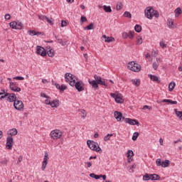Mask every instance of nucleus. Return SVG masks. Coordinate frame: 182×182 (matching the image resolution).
<instances>
[{"instance_id":"49530a36","label":"nucleus","mask_w":182,"mask_h":182,"mask_svg":"<svg viewBox=\"0 0 182 182\" xmlns=\"http://www.w3.org/2000/svg\"><path fill=\"white\" fill-rule=\"evenodd\" d=\"M0 99H5V97H8L9 96V94L7 92L0 93Z\"/></svg>"},{"instance_id":"338daca9","label":"nucleus","mask_w":182,"mask_h":182,"mask_svg":"<svg viewBox=\"0 0 182 182\" xmlns=\"http://www.w3.org/2000/svg\"><path fill=\"white\" fill-rule=\"evenodd\" d=\"M142 109L143 110H146V109H148L149 110H150L151 109V107L148 105H144Z\"/></svg>"},{"instance_id":"b1692460","label":"nucleus","mask_w":182,"mask_h":182,"mask_svg":"<svg viewBox=\"0 0 182 182\" xmlns=\"http://www.w3.org/2000/svg\"><path fill=\"white\" fill-rule=\"evenodd\" d=\"M80 114L82 119H86V117L87 116V113L86 112V110L85 109H80Z\"/></svg>"},{"instance_id":"20e7f679","label":"nucleus","mask_w":182,"mask_h":182,"mask_svg":"<svg viewBox=\"0 0 182 182\" xmlns=\"http://www.w3.org/2000/svg\"><path fill=\"white\" fill-rule=\"evenodd\" d=\"M127 68L132 72H140V70H141V66L138 63H136L134 61L129 63Z\"/></svg>"},{"instance_id":"f03ea898","label":"nucleus","mask_w":182,"mask_h":182,"mask_svg":"<svg viewBox=\"0 0 182 182\" xmlns=\"http://www.w3.org/2000/svg\"><path fill=\"white\" fill-rule=\"evenodd\" d=\"M70 86L75 87L77 92H83V90H85V82L82 80L74 81V82H71Z\"/></svg>"},{"instance_id":"0e129e2a","label":"nucleus","mask_w":182,"mask_h":182,"mask_svg":"<svg viewBox=\"0 0 182 182\" xmlns=\"http://www.w3.org/2000/svg\"><path fill=\"white\" fill-rule=\"evenodd\" d=\"M41 97H45L46 99H49V96L46 95V94L41 92Z\"/></svg>"},{"instance_id":"ddd939ff","label":"nucleus","mask_w":182,"mask_h":182,"mask_svg":"<svg viewBox=\"0 0 182 182\" xmlns=\"http://www.w3.org/2000/svg\"><path fill=\"white\" fill-rule=\"evenodd\" d=\"M125 123H127L128 124H130L131 126H139V121L136 119H132L130 118H125L124 119Z\"/></svg>"},{"instance_id":"72a5a7b5","label":"nucleus","mask_w":182,"mask_h":182,"mask_svg":"<svg viewBox=\"0 0 182 182\" xmlns=\"http://www.w3.org/2000/svg\"><path fill=\"white\" fill-rule=\"evenodd\" d=\"M143 43V38L141 36L136 37V45H141Z\"/></svg>"},{"instance_id":"f8f14e48","label":"nucleus","mask_w":182,"mask_h":182,"mask_svg":"<svg viewBox=\"0 0 182 182\" xmlns=\"http://www.w3.org/2000/svg\"><path fill=\"white\" fill-rule=\"evenodd\" d=\"M9 87H10V90H12V92H21V87L16 86V84H15L13 82H9Z\"/></svg>"},{"instance_id":"2eb2a0df","label":"nucleus","mask_w":182,"mask_h":182,"mask_svg":"<svg viewBox=\"0 0 182 182\" xmlns=\"http://www.w3.org/2000/svg\"><path fill=\"white\" fill-rule=\"evenodd\" d=\"M114 117L117 122H121L122 119H124L123 117V114L119 111H115L114 112Z\"/></svg>"},{"instance_id":"4c0bfd02","label":"nucleus","mask_w":182,"mask_h":182,"mask_svg":"<svg viewBox=\"0 0 182 182\" xmlns=\"http://www.w3.org/2000/svg\"><path fill=\"white\" fill-rule=\"evenodd\" d=\"M103 9L106 12H112V7H110V6L104 5L103 6Z\"/></svg>"},{"instance_id":"1a4fd4ad","label":"nucleus","mask_w":182,"mask_h":182,"mask_svg":"<svg viewBox=\"0 0 182 182\" xmlns=\"http://www.w3.org/2000/svg\"><path fill=\"white\" fill-rule=\"evenodd\" d=\"M94 79L95 80L97 85H101V86H105V87H107V83H106L105 79H102V77L95 75Z\"/></svg>"},{"instance_id":"4d7b16f0","label":"nucleus","mask_w":182,"mask_h":182,"mask_svg":"<svg viewBox=\"0 0 182 182\" xmlns=\"http://www.w3.org/2000/svg\"><path fill=\"white\" fill-rule=\"evenodd\" d=\"M44 103H45V105H48L50 106V103H51L50 100H49V98H47V99L44 101Z\"/></svg>"},{"instance_id":"5701e85b","label":"nucleus","mask_w":182,"mask_h":182,"mask_svg":"<svg viewBox=\"0 0 182 182\" xmlns=\"http://www.w3.org/2000/svg\"><path fill=\"white\" fill-rule=\"evenodd\" d=\"M174 13H175V17L178 18V16L181 15V9L180 7H178L177 9H175Z\"/></svg>"},{"instance_id":"f704fd0d","label":"nucleus","mask_w":182,"mask_h":182,"mask_svg":"<svg viewBox=\"0 0 182 182\" xmlns=\"http://www.w3.org/2000/svg\"><path fill=\"white\" fill-rule=\"evenodd\" d=\"M134 31H135V32H137L138 33H140V32H141V27L140 26V25L136 24L134 26Z\"/></svg>"},{"instance_id":"864d4df0","label":"nucleus","mask_w":182,"mask_h":182,"mask_svg":"<svg viewBox=\"0 0 182 182\" xmlns=\"http://www.w3.org/2000/svg\"><path fill=\"white\" fill-rule=\"evenodd\" d=\"M80 22L81 23H83V22H87V18L85 16H81L80 18Z\"/></svg>"},{"instance_id":"4be33fe9","label":"nucleus","mask_w":182,"mask_h":182,"mask_svg":"<svg viewBox=\"0 0 182 182\" xmlns=\"http://www.w3.org/2000/svg\"><path fill=\"white\" fill-rule=\"evenodd\" d=\"M132 85L134 86L139 87L140 86V80L139 79H132L131 80Z\"/></svg>"},{"instance_id":"7c9ffc66","label":"nucleus","mask_w":182,"mask_h":182,"mask_svg":"<svg viewBox=\"0 0 182 182\" xmlns=\"http://www.w3.org/2000/svg\"><path fill=\"white\" fill-rule=\"evenodd\" d=\"M144 181H149V180H151V174L146 173L145 176H143Z\"/></svg>"},{"instance_id":"de8ad7c7","label":"nucleus","mask_w":182,"mask_h":182,"mask_svg":"<svg viewBox=\"0 0 182 182\" xmlns=\"http://www.w3.org/2000/svg\"><path fill=\"white\" fill-rule=\"evenodd\" d=\"M117 11H120V9H122V8H123V4H122V2H118L117 4Z\"/></svg>"},{"instance_id":"423d86ee","label":"nucleus","mask_w":182,"mask_h":182,"mask_svg":"<svg viewBox=\"0 0 182 182\" xmlns=\"http://www.w3.org/2000/svg\"><path fill=\"white\" fill-rule=\"evenodd\" d=\"M63 134V132H62V131L60 129H54L50 132V136L53 140H58L62 137Z\"/></svg>"},{"instance_id":"680f3d73","label":"nucleus","mask_w":182,"mask_h":182,"mask_svg":"<svg viewBox=\"0 0 182 182\" xmlns=\"http://www.w3.org/2000/svg\"><path fill=\"white\" fill-rule=\"evenodd\" d=\"M38 18H39V19H41V21H46V19H47L48 17L46 16H39Z\"/></svg>"},{"instance_id":"a18cd8bd","label":"nucleus","mask_w":182,"mask_h":182,"mask_svg":"<svg viewBox=\"0 0 182 182\" xmlns=\"http://www.w3.org/2000/svg\"><path fill=\"white\" fill-rule=\"evenodd\" d=\"M159 65L160 64L159 63H156V61L154 62L153 64H152L153 69H154V70H157Z\"/></svg>"},{"instance_id":"39448f33","label":"nucleus","mask_w":182,"mask_h":182,"mask_svg":"<svg viewBox=\"0 0 182 182\" xmlns=\"http://www.w3.org/2000/svg\"><path fill=\"white\" fill-rule=\"evenodd\" d=\"M65 82L67 83H69L70 86V83H72V82H75L78 80V78H77V77H76V75H74L70 73H67L65 74Z\"/></svg>"},{"instance_id":"bf43d9fd","label":"nucleus","mask_w":182,"mask_h":182,"mask_svg":"<svg viewBox=\"0 0 182 182\" xmlns=\"http://www.w3.org/2000/svg\"><path fill=\"white\" fill-rule=\"evenodd\" d=\"M46 166H48V164L42 163L41 169L43 171H45V168H46Z\"/></svg>"},{"instance_id":"e433bc0d","label":"nucleus","mask_w":182,"mask_h":182,"mask_svg":"<svg viewBox=\"0 0 182 182\" xmlns=\"http://www.w3.org/2000/svg\"><path fill=\"white\" fill-rule=\"evenodd\" d=\"M16 29H22V23L21 21H16Z\"/></svg>"},{"instance_id":"473e14b6","label":"nucleus","mask_w":182,"mask_h":182,"mask_svg":"<svg viewBox=\"0 0 182 182\" xmlns=\"http://www.w3.org/2000/svg\"><path fill=\"white\" fill-rule=\"evenodd\" d=\"M129 39H134V31H129L128 33Z\"/></svg>"},{"instance_id":"2f4dec72","label":"nucleus","mask_w":182,"mask_h":182,"mask_svg":"<svg viewBox=\"0 0 182 182\" xmlns=\"http://www.w3.org/2000/svg\"><path fill=\"white\" fill-rule=\"evenodd\" d=\"M47 54L50 58H53V56H55V50L53 49H50L47 52Z\"/></svg>"},{"instance_id":"0eeeda50","label":"nucleus","mask_w":182,"mask_h":182,"mask_svg":"<svg viewBox=\"0 0 182 182\" xmlns=\"http://www.w3.org/2000/svg\"><path fill=\"white\" fill-rule=\"evenodd\" d=\"M110 96L114 99L116 103H123L124 100H123V97L122 96V94L115 92V93H111Z\"/></svg>"},{"instance_id":"09e8293b","label":"nucleus","mask_w":182,"mask_h":182,"mask_svg":"<svg viewBox=\"0 0 182 182\" xmlns=\"http://www.w3.org/2000/svg\"><path fill=\"white\" fill-rule=\"evenodd\" d=\"M124 16L125 18H129L130 19V18H132V14H130V12H129V11H125L124 13Z\"/></svg>"},{"instance_id":"a211bd4d","label":"nucleus","mask_w":182,"mask_h":182,"mask_svg":"<svg viewBox=\"0 0 182 182\" xmlns=\"http://www.w3.org/2000/svg\"><path fill=\"white\" fill-rule=\"evenodd\" d=\"M102 38L105 39V42H107V43H110V42H113L114 41V38L107 37L106 35H103Z\"/></svg>"},{"instance_id":"bb28decb","label":"nucleus","mask_w":182,"mask_h":182,"mask_svg":"<svg viewBox=\"0 0 182 182\" xmlns=\"http://www.w3.org/2000/svg\"><path fill=\"white\" fill-rule=\"evenodd\" d=\"M161 166V167H164V168L168 167V166H170V161L168 160L163 161Z\"/></svg>"},{"instance_id":"aec40b11","label":"nucleus","mask_w":182,"mask_h":182,"mask_svg":"<svg viewBox=\"0 0 182 182\" xmlns=\"http://www.w3.org/2000/svg\"><path fill=\"white\" fill-rule=\"evenodd\" d=\"M8 134H9L12 137V136H16L18 134V130L15 128L10 129L8 132Z\"/></svg>"},{"instance_id":"c03bdc74","label":"nucleus","mask_w":182,"mask_h":182,"mask_svg":"<svg viewBox=\"0 0 182 182\" xmlns=\"http://www.w3.org/2000/svg\"><path fill=\"white\" fill-rule=\"evenodd\" d=\"M9 25H10V28H11V29H16V21L11 22L9 23Z\"/></svg>"},{"instance_id":"ea45409f","label":"nucleus","mask_w":182,"mask_h":182,"mask_svg":"<svg viewBox=\"0 0 182 182\" xmlns=\"http://www.w3.org/2000/svg\"><path fill=\"white\" fill-rule=\"evenodd\" d=\"M90 177H91V178H95V180H99V178H100V175H96L95 173H90Z\"/></svg>"},{"instance_id":"58836bf2","label":"nucleus","mask_w":182,"mask_h":182,"mask_svg":"<svg viewBox=\"0 0 182 182\" xmlns=\"http://www.w3.org/2000/svg\"><path fill=\"white\" fill-rule=\"evenodd\" d=\"M110 137H113V134H108L104 137V141L110 140Z\"/></svg>"},{"instance_id":"9b49d317","label":"nucleus","mask_w":182,"mask_h":182,"mask_svg":"<svg viewBox=\"0 0 182 182\" xmlns=\"http://www.w3.org/2000/svg\"><path fill=\"white\" fill-rule=\"evenodd\" d=\"M36 53L37 55H40L41 56H46L47 55L46 50H45L42 46H37Z\"/></svg>"},{"instance_id":"e2e57ef3","label":"nucleus","mask_w":182,"mask_h":182,"mask_svg":"<svg viewBox=\"0 0 182 182\" xmlns=\"http://www.w3.org/2000/svg\"><path fill=\"white\" fill-rule=\"evenodd\" d=\"M46 21L48 22V23H50V25H53V21H52V20H50L49 18L47 17Z\"/></svg>"},{"instance_id":"a878e982","label":"nucleus","mask_w":182,"mask_h":182,"mask_svg":"<svg viewBox=\"0 0 182 182\" xmlns=\"http://www.w3.org/2000/svg\"><path fill=\"white\" fill-rule=\"evenodd\" d=\"M50 106L51 107H58L59 106V100H53L50 102Z\"/></svg>"},{"instance_id":"13d9d810","label":"nucleus","mask_w":182,"mask_h":182,"mask_svg":"<svg viewBox=\"0 0 182 182\" xmlns=\"http://www.w3.org/2000/svg\"><path fill=\"white\" fill-rule=\"evenodd\" d=\"M156 166H161V164H162L161 159H156Z\"/></svg>"},{"instance_id":"cd10ccee","label":"nucleus","mask_w":182,"mask_h":182,"mask_svg":"<svg viewBox=\"0 0 182 182\" xmlns=\"http://www.w3.org/2000/svg\"><path fill=\"white\" fill-rule=\"evenodd\" d=\"M159 179H160V176H159V175H157L156 173L151 174V180L156 181Z\"/></svg>"},{"instance_id":"79ce46f5","label":"nucleus","mask_w":182,"mask_h":182,"mask_svg":"<svg viewBox=\"0 0 182 182\" xmlns=\"http://www.w3.org/2000/svg\"><path fill=\"white\" fill-rule=\"evenodd\" d=\"M139 132H134L132 135V140L134 141H136V140H137V138L139 137Z\"/></svg>"},{"instance_id":"8fccbe9b","label":"nucleus","mask_w":182,"mask_h":182,"mask_svg":"<svg viewBox=\"0 0 182 182\" xmlns=\"http://www.w3.org/2000/svg\"><path fill=\"white\" fill-rule=\"evenodd\" d=\"M150 79L153 80L154 82H157L159 80V77L156 75H150Z\"/></svg>"},{"instance_id":"c9c22d12","label":"nucleus","mask_w":182,"mask_h":182,"mask_svg":"<svg viewBox=\"0 0 182 182\" xmlns=\"http://www.w3.org/2000/svg\"><path fill=\"white\" fill-rule=\"evenodd\" d=\"M175 113H176L177 117H178V119H180V120H182V112L177 111V109H175Z\"/></svg>"},{"instance_id":"6ab92c4d","label":"nucleus","mask_w":182,"mask_h":182,"mask_svg":"<svg viewBox=\"0 0 182 182\" xmlns=\"http://www.w3.org/2000/svg\"><path fill=\"white\" fill-rule=\"evenodd\" d=\"M88 82L95 89H97V87H99V85H97L96 80H88Z\"/></svg>"},{"instance_id":"5fc2aeb1","label":"nucleus","mask_w":182,"mask_h":182,"mask_svg":"<svg viewBox=\"0 0 182 182\" xmlns=\"http://www.w3.org/2000/svg\"><path fill=\"white\" fill-rule=\"evenodd\" d=\"M68 26V22H66V21H61V27L62 28H65V26Z\"/></svg>"},{"instance_id":"774afa93","label":"nucleus","mask_w":182,"mask_h":182,"mask_svg":"<svg viewBox=\"0 0 182 182\" xmlns=\"http://www.w3.org/2000/svg\"><path fill=\"white\" fill-rule=\"evenodd\" d=\"M5 19L9 20L11 19V15L9 14H7L4 16Z\"/></svg>"},{"instance_id":"f3484780","label":"nucleus","mask_w":182,"mask_h":182,"mask_svg":"<svg viewBox=\"0 0 182 182\" xmlns=\"http://www.w3.org/2000/svg\"><path fill=\"white\" fill-rule=\"evenodd\" d=\"M133 156H134V153L133 152V151L132 149L128 150L127 153V157L128 159L129 163H130V161H132L133 160L132 159V157H133Z\"/></svg>"},{"instance_id":"4468645a","label":"nucleus","mask_w":182,"mask_h":182,"mask_svg":"<svg viewBox=\"0 0 182 182\" xmlns=\"http://www.w3.org/2000/svg\"><path fill=\"white\" fill-rule=\"evenodd\" d=\"M167 26L169 28V29H174L176 28V24H174V20L173 18L167 19Z\"/></svg>"},{"instance_id":"7ed1b4c3","label":"nucleus","mask_w":182,"mask_h":182,"mask_svg":"<svg viewBox=\"0 0 182 182\" xmlns=\"http://www.w3.org/2000/svg\"><path fill=\"white\" fill-rule=\"evenodd\" d=\"M87 144L89 149L93 151H102V149L99 146V144H97V142H95V141L87 140Z\"/></svg>"},{"instance_id":"6e6552de","label":"nucleus","mask_w":182,"mask_h":182,"mask_svg":"<svg viewBox=\"0 0 182 182\" xmlns=\"http://www.w3.org/2000/svg\"><path fill=\"white\" fill-rule=\"evenodd\" d=\"M14 109H16V110H18V111L23 110V107H24L23 102L21 100H16L14 102Z\"/></svg>"},{"instance_id":"603ef678","label":"nucleus","mask_w":182,"mask_h":182,"mask_svg":"<svg viewBox=\"0 0 182 182\" xmlns=\"http://www.w3.org/2000/svg\"><path fill=\"white\" fill-rule=\"evenodd\" d=\"M127 38H129L128 33L123 32L122 33V39H127Z\"/></svg>"},{"instance_id":"c85d7f7f","label":"nucleus","mask_w":182,"mask_h":182,"mask_svg":"<svg viewBox=\"0 0 182 182\" xmlns=\"http://www.w3.org/2000/svg\"><path fill=\"white\" fill-rule=\"evenodd\" d=\"M174 87H176V82H170L168 85L169 92H173V90H174Z\"/></svg>"},{"instance_id":"dca6fc26","label":"nucleus","mask_w":182,"mask_h":182,"mask_svg":"<svg viewBox=\"0 0 182 182\" xmlns=\"http://www.w3.org/2000/svg\"><path fill=\"white\" fill-rule=\"evenodd\" d=\"M6 100L7 102H10L11 103H12V102H14V103L16 100V95L14 93L9 94Z\"/></svg>"},{"instance_id":"3c124183","label":"nucleus","mask_w":182,"mask_h":182,"mask_svg":"<svg viewBox=\"0 0 182 182\" xmlns=\"http://www.w3.org/2000/svg\"><path fill=\"white\" fill-rule=\"evenodd\" d=\"M66 89H68V87L65 85H60V90L61 92H63V91L66 90Z\"/></svg>"},{"instance_id":"f257e3e1","label":"nucleus","mask_w":182,"mask_h":182,"mask_svg":"<svg viewBox=\"0 0 182 182\" xmlns=\"http://www.w3.org/2000/svg\"><path fill=\"white\" fill-rule=\"evenodd\" d=\"M144 15L147 19H153V18H159V11L154 10L153 6H148L144 10Z\"/></svg>"},{"instance_id":"9d476101","label":"nucleus","mask_w":182,"mask_h":182,"mask_svg":"<svg viewBox=\"0 0 182 182\" xmlns=\"http://www.w3.org/2000/svg\"><path fill=\"white\" fill-rule=\"evenodd\" d=\"M12 144H14V138H12V136H8L6 143V149H8V150H12Z\"/></svg>"},{"instance_id":"a19ab883","label":"nucleus","mask_w":182,"mask_h":182,"mask_svg":"<svg viewBox=\"0 0 182 182\" xmlns=\"http://www.w3.org/2000/svg\"><path fill=\"white\" fill-rule=\"evenodd\" d=\"M55 38L57 39L58 43H60V45H62V46H65L66 45V42H64L63 40L60 39V38H58L57 36H55Z\"/></svg>"},{"instance_id":"37998d69","label":"nucleus","mask_w":182,"mask_h":182,"mask_svg":"<svg viewBox=\"0 0 182 182\" xmlns=\"http://www.w3.org/2000/svg\"><path fill=\"white\" fill-rule=\"evenodd\" d=\"M159 46L162 49H166V48H167V44H165L164 41H163L159 42Z\"/></svg>"},{"instance_id":"052dcab7","label":"nucleus","mask_w":182,"mask_h":182,"mask_svg":"<svg viewBox=\"0 0 182 182\" xmlns=\"http://www.w3.org/2000/svg\"><path fill=\"white\" fill-rule=\"evenodd\" d=\"M14 79L15 80H23V77L18 76V77H14Z\"/></svg>"},{"instance_id":"412c9836","label":"nucleus","mask_w":182,"mask_h":182,"mask_svg":"<svg viewBox=\"0 0 182 182\" xmlns=\"http://www.w3.org/2000/svg\"><path fill=\"white\" fill-rule=\"evenodd\" d=\"M28 33L30 35V36H36V35H42V33L37 32L32 30H28Z\"/></svg>"},{"instance_id":"69168bd1","label":"nucleus","mask_w":182,"mask_h":182,"mask_svg":"<svg viewBox=\"0 0 182 182\" xmlns=\"http://www.w3.org/2000/svg\"><path fill=\"white\" fill-rule=\"evenodd\" d=\"M161 102L162 103H171V100H166V99H165V100H163L161 101Z\"/></svg>"},{"instance_id":"c756f323","label":"nucleus","mask_w":182,"mask_h":182,"mask_svg":"<svg viewBox=\"0 0 182 182\" xmlns=\"http://www.w3.org/2000/svg\"><path fill=\"white\" fill-rule=\"evenodd\" d=\"M48 160H49V154H48V152H45L43 163L48 164Z\"/></svg>"},{"instance_id":"6e6d98bb","label":"nucleus","mask_w":182,"mask_h":182,"mask_svg":"<svg viewBox=\"0 0 182 182\" xmlns=\"http://www.w3.org/2000/svg\"><path fill=\"white\" fill-rule=\"evenodd\" d=\"M156 62L160 65V63H161V62H163V58L161 57H158V58H156Z\"/></svg>"},{"instance_id":"393cba45","label":"nucleus","mask_w":182,"mask_h":182,"mask_svg":"<svg viewBox=\"0 0 182 182\" xmlns=\"http://www.w3.org/2000/svg\"><path fill=\"white\" fill-rule=\"evenodd\" d=\"M92 29H95V24L93 23L84 28L85 31H92Z\"/></svg>"}]
</instances>
